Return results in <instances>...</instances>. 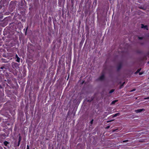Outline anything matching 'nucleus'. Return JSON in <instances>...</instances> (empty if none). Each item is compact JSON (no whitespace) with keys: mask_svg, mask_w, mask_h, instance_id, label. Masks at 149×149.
<instances>
[{"mask_svg":"<svg viewBox=\"0 0 149 149\" xmlns=\"http://www.w3.org/2000/svg\"><path fill=\"white\" fill-rule=\"evenodd\" d=\"M114 91V90H112L110 92V93H112Z\"/></svg>","mask_w":149,"mask_h":149,"instance_id":"nucleus-10","label":"nucleus"},{"mask_svg":"<svg viewBox=\"0 0 149 149\" xmlns=\"http://www.w3.org/2000/svg\"><path fill=\"white\" fill-rule=\"evenodd\" d=\"M117 102V100H115L112 102L111 104H114L115 102Z\"/></svg>","mask_w":149,"mask_h":149,"instance_id":"nucleus-7","label":"nucleus"},{"mask_svg":"<svg viewBox=\"0 0 149 149\" xmlns=\"http://www.w3.org/2000/svg\"><path fill=\"white\" fill-rule=\"evenodd\" d=\"M26 149H29V147L28 146H27Z\"/></svg>","mask_w":149,"mask_h":149,"instance_id":"nucleus-12","label":"nucleus"},{"mask_svg":"<svg viewBox=\"0 0 149 149\" xmlns=\"http://www.w3.org/2000/svg\"><path fill=\"white\" fill-rule=\"evenodd\" d=\"M93 120H92L91 121V124H92L93 123Z\"/></svg>","mask_w":149,"mask_h":149,"instance_id":"nucleus-13","label":"nucleus"},{"mask_svg":"<svg viewBox=\"0 0 149 149\" xmlns=\"http://www.w3.org/2000/svg\"><path fill=\"white\" fill-rule=\"evenodd\" d=\"M141 70V69H138L137 71H136V73H137L139 72V71H140Z\"/></svg>","mask_w":149,"mask_h":149,"instance_id":"nucleus-9","label":"nucleus"},{"mask_svg":"<svg viewBox=\"0 0 149 149\" xmlns=\"http://www.w3.org/2000/svg\"><path fill=\"white\" fill-rule=\"evenodd\" d=\"M16 57L17 58L16 61L18 62H19L20 61V58L18 57L17 55V54L16 55Z\"/></svg>","mask_w":149,"mask_h":149,"instance_id":"nucleus-2","label":"nucleus"},{"mask_svg":"<svg viewBox=\"0 0 149 149\" xmlns=\"http://www.w3.org/2000/svg\"><path fill=\"white\" fill-rule=\"evenodd\" d=\"M141 27L142 28H144L148 30L147 26H144L143 24H142Z\"/></svg>","mask_w":149,"mask_h":149,"instance_id":"nucleus-3","label":"nucleus"},{"mask_svg":"<svg viewBox=\"0 0 149 149\" xmlns=\"http://www.w3.org/2000/svg\"><path fill=\"white\" fill-rule=\"evenodd\" d=\"M8 143L7 141H5L4 142V144L6 146Z\"/></svg>","mask_w":149,"mask_h":149,"instance_id":"nucleus-8","label":"nucleus"},{"mask_svg":"<svg viewBox=\"0 0 149 149\" xmlns=\"http://www.w3.org/2000/svg\"><path fill=\"white\" fill-rule=\"evenodd\" d=\"M104 78V75H102L100 77V79L102 80V79Z\"/></svg>","mask_w":149,"mask_h":149,"instance_id":"nucleus-5","label":"nucleus"},{"mask_svg":"<svg viewBox=\"0 0 149 149\" xmlns=\"http://www.w3.org/2000/svg\"><path fill=\"white\" fill-rule=\"evenodd\" d=\"M21 137L20 136H19V144H18V146H19V143L20 142V141H21Z\"/></svg>","mask_w":149,"mask_h":149,"instance_id":"nucleus-6","label":"nucleus"},{"mask_svg":"<svg viewBox=\"0 0 149 149\" xmlns=\"http://www.w3.org/2000/svg\"><path fill=\"white\" fill-rule=\"evenodd\" d=\"M139 39H142V38H139Z\"/></svg>","mask_w":149,"mask_h":149,"instance_id":"nucleus-16","label":"nucleus"},{"mask_svg":"<svg viewBox=\"0 0 149 149\" xmlns=\"http://www.w3.org/2000/svg\"><path fill=\"white\" fill-rule=\"evenodd\" d=\"M125 141H123V142H125Z\"/></svg>","mask_w":149,"mask_h":149,"instance_id":"nucleus-17","label":"nucleus"},{"mask_svg":"<svg viewBox=\"0 0 149 149\" xmlns=\"http://www.w3.org/2000/svg\"><path fill=\"white\" fill-rule=\"evenodd\" d=\"M139 75H141L142 74V73L141 72H140L139 73Z\"/></svg>","mask_w":149,"mask_h":149,"instance_id":"nucleus-14","label":"nucleus"},{"mask_svg":"<svg viewBox=\"0 0 149 149\" xmlns=\"http://www.w3.org/2000/svg\"><path fill=\"white\" fill-rule=\"evenodd\" d=\"M148 63H149V61L148 62Z\"/></svg>","mask_w":149,"mask_h":149,"instance_id":"nucleus-18","label":"nucleus"},{"mask_svg":"<svg viewBox=\"0 0 149 149\" xmlns=\"http://www.w3.org/2000/svg\"><path fill=\"white\" fill-rule=\"evenodd\" d=\"M144 110V109H138V110H136L135 111L136 113H139V112H140L142 111L143 110Z\"/></svg>","mask_w":149,"mask_h":149,"instance_id":"nucleus-1","label":"nucleus"},{"mask_svg":"<svg viewBox=\"0 0 149 149\" xmlns=\"http://www.w3.org/2000/svg\"><path fill=\"white\" fill-rule=\"evenodd\" d=\"M109 127H110V126H108L106 127V128L108 129V128H109Z\"/></svg>","mask_w":149,"mask_h":149,"instance_id":"nucleus-11","label":"nucleus"},{"mask_svg":"<svg viewBox=\"0 0 149 149\" xmlns=\"http://www.w3.org/2000/svg\"><path fill=\"white\" fill-rule=\"evenodd\" d=\"M119 115H120V114L119 113H116L114 115V117H116V116H119Z\"/></svg>","mask_w":149,"mask_h":149,"instance_id":"nucleus-4","label":"nucleus"},{"mask_svg":"<svg viewBox=\"0 0 149 149\" xmlns=\"http://www.w3.org/2000/svg\"><path fill=\"white\" fill-rule=\"evenodd\" d=\"M135 90V89H133L131 91H134Z\"/></svg>","mask_w":149,"mask_h":149,"instance_id":"nucleus-15","label":"nucleus"}]
</instances>
